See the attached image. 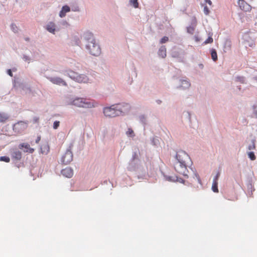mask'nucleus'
<instances>
[{"mask_svg":"<svg viewBox=\"0 0 257 257\" xmlns=\"http://www.w3.org/2000/svg\"><path fill=\"white\" fill-rule=\"evenodd\" d=\"M82 44L88 53L94 56H98L101 54V49L94 37L93 34L90 32H84L81 37Z\"/></svg>","mask_w":257,"mask_h":257,"instance_id":"obj_1","label":"nucleus"},{"mask_svg":"<svg viewBox=\"0 0 257 257\" xmlns=\"http://www.w3.org/2000/svg\"><path fill=\"white\" fill-rule=\"evenodd\" d=\"M176 162L174 166L175 171L188 178V170L187 169V163L190 160L189 156L184 151H179L175 156Z\"/></svg>","mask_w":257,"mask_h":257,"instance_id":"obj_2","label":"nucleus"},{"mask_svg":"<svg viewBox=\"0 0 257 257\" xmlns=\"http://www.w3.org/2000/svg\"><path fill=\"white\" fill-rule=\"evenodd\" d=\"M66 102L68 105H74L78 107L84 108H91L95 106L94 100L79 97H69Z\"/></svg>","mask_w":257,"mask_h":257,"instance_id":"obj_3","label":"nucleus"},{"mask_svg":"<svg viewBox=\"0 0 257 257\" xmlns=\"http://www.w3.org/2000/svg\"><path fill=\"white\" fill-rule=\"evenodd\" d=\"M62 73L64 75L69 77L73 80L79 83H87L91 82V80L87 75L83 74H79L78 73L70 69H64L62 70Z\"/></svg>","mask_w":257,"mask_h":257,"instance_id":"obj_4","label":"nucleus"},{"mask_svg":"<svg viewBox=\"0 0 257 257\" xmlns=\"http://www.w3.org/2000/svg\"><path fill=\"white\" fill-rule=\"evenodd\" d=\"M140 160L137 158V154L134 153L132 160L129 163L127 169L131 171H136L138 174L142 173V176H145L146 170L140 165Z\"/></svg>","mask_w":257,"mask_h":257,"instance_id":"obj_5","label":"nucleus"},{"mask_svg":"<svg viewBox=\"0 0 257 257\" xmlns=\"http://www.w3.org/2000/svg\"><path fill=\"white\" fill-rule=\"evenodd\" d=\"M115 110H116L118 116H125L127 115L131 109V106L128 103L121 102L115 104Z\"/></svg>","mask_w":257,"mask_h":257,"instance_id":"obj_6","label":"nucleus"},{"mask_svg":"<svg viewBox=\"0 0 257 257\" xmlns=\"http://www.w3.org/2000/svg\"><path fill=\"white\" fill-rule=\"evenodd\" d=\"M73 147V144L71 143L69 148L67 149L65 153L62 155L61 159V162L64 165L69 164L73 160V153L71 151Z\"/></svg>","mask_w":257,"mask_h":257,"instance_id":"obj_7","label":"nucleus"},{"mask_svg":"<svg viewBox=\"0 0 257 257\" xmlns=\"http://www.w3.org/2000/svg\"><path fill=\"white\" fill-rule=\"evenodd\" d=\"M28 127V123L23 121H20L15 123L13 130L15 135L22 134Z\"/></svg>","mask_w":257,"mask_h":257,"instance_id":"obj_8","label":"nucleus"},{"mask_svg":"<svg viewBox=\"0 0 257 257\" xmlns=\"http://www.w3.org/2000/svg\"><path fill=\"white\" fill-rule=\"evenodd\" d=\"M115 104L110 106H106L103 108V112L104 115L108 117H114L118 116L116 110H115Z\"/></svg>","mask_w":257,"mask_h":257,"instance_id":"obj_9","label":"nucleus"},{"mask_svg":"<svg viewBox=\"0 0 257 257\" xmlns=\"http://www.w3.org/2000/svg\"><path fill=\"white\" fill-rule=\"evenodd\" d=\"M254 33L248 32L247 33H244L242 36V39L247 43V45L249 47H252L255 45L254 42Z\"/></svg>","mask_w":257,"mask_h":257,"instance_id":"obj_10","label":"nucleus"},{"mask_svg":"<svg viewBox=\"0 0 257 257\" xmlns=\"http://www.w3.org/2000/svg\"><path fill=\"white\" fill-rule=\"evenodd\" d=\"M47 79L54 84L67 86V83L62 78L59 77H48Z\"/></svg>","mask_w":257,"mask_h":257,"instance_id":"obj_11","label":"nucleus"},{"mask_svg":"<svg viewBox=\"0 0 257 257\" xmlns=\"http://www.w3.org/2000/svg\"><path fill=\"white\" fill-rule=\"evenodd\" d=\"M180 85L176 87L177 89L186 90L189 88L191 83L187 78L180 79L179 80Z\"/></svg>","mask_w":257,"mask_h":257,"instance_id":"obj_12","label":"nucleus"},{"mask_svg":"<svg viewBox=\"0 0 257 257\" xmlns=\"http://www.w3.org/2000/svg\"><path fill=\"white\" fill-rule=\"evenodd\" d=\"M237 4L240 9L242 11L248 12L251 10V6L244 0H238Z\"/></svg>","mask_w":257,"mask_h":257,"instance_id":"obj_13","label":"nucleus"},{"mask_svg":"<svg viewBox=\"0 0 257 257\" xmlns=\"http://www.w3.org/2000/svg\"><path fill=\"white\" fill-rule=\"evenodd\" d=\"M19 148L23 150L24 152L33 153L34 150L30 147V146L28 144L22 143L19 145Z\"/></svg>","mask_w":257,"mask_h":257,"instance_id":"obj_14","label":"nucleus"},{"mask_svg":"<svg viewBox=\"0 0 257 257\" xmlns=\"http://www.w3.org/2000/svg\"><path fill=\"white\" fill-rule=\"evenodd\" d=\"M45 29L50 33L55 34L56 30V24L53 22H49L45 26Z\"/></svg>","mask_w":257,"mask_h":257,"instance_id":"obj_15","label":"nucleus"},{"mask_svg":"<svg viewBox=\"0 0 257 257\" xmlns=\"http://www.w3.org/2000/svg\"><path fill=\"white\" fill-rule=\"evenodd\" d=\"M61 174L63 176L70 178L72 177L73 175V171L70 167H66L62 170Z\"/></svg>","mask_w":257,"mask_h":257,"instance_id":"obj_16","label":"nucleus"},{"mask_svg":"<svg viewBox=\"0 0 257 257\" xmlns=\"http://www.w3.org/2000/svg\"><path fill=\"white\" fill-rule=\"evenodd\" d=\"M11 157L14 160H20L22 158V153L18 149H14L11 152Z\"/></svg>","mask_w":257,"mask_h":257,"instance_id":"obj_17","label":"nucleus"},{"mask_svg":"<svg viewBox=\"0 0 257 257\" xmlns=\"http://www.w3.org/2000/svg\"><path fill=\"white\" fill-rule=\"evenodd\" d=\"M70 7L67 5H65L62 7L61 11H60L59 16L61 18H64L66 16V13L70 12Z\"/></svg>","mask_w":257,"mask_h":257,"instance_id":"obj_18","label":"nucleus"},{"mask_svg":"<svg viewBox=\"0 0 257 257\" xmlns=\"http://www.w3.org/2000/svg\"><path fill=\"white\" fill-rule=\"evenodd\" d=\"M72 43L73 45H75L76 46H80L81 45H83V44H82V40L81 41L79 37L77 36H74L72 37Z\"/></svg>","mask_w":257,"mask_h":257,"instance_id":"obj_19","label":"nucleus"},{"mask_svg":"<svg viewBox=\"0 0 257 257\" xmlns=\"http://www.w3.org/2000/svg\"><path fill=\"white\" fill-rule=\"evenodd\" d=\"M158 55L164 58L166 56V48L165 46H162L159 49L158 52Z\"/></svg>","mask_w":257,"mask_h":257,"instance_id":"obj_20","label":"nucleus"},{"mask_svg":"<svg viewBox=\"0 0 257 257\" xmlns=\"http://www.w3.org/2000/svg\"><path fill=\"white\" fill-rule=\"evenodd\" d=\"M234 80L236 82H239L242 84L246 83L245 77L242 76H236L234 77Z\"/></svg>","mask_w":257,"mask_h":257,"instance_id":"obj_21","label":"nucleus"},{"mask_svg":"<svg viewBox=\"0 0 257 257\" xmlns=\"http://www.w3.org/2000/svg\"><path fill=\"white\" fill-rule=\"evenodd\" d=\"M71 11L74 12H80V8L78 5L76 3H73L70 5Z\"/></svg>","mask_w":257,"mask_h":257,"instance_id":"obj_22","label":"nucleus"},{"mask_svg":"<svg viewBox=\"0 0 257 257\" xmlns=\"http://www.w3.org/2000/svg\"><path fill=\"white\" fill-rule=\"evenodd\" d=\"M255 139H253L250 141V142H249V143L247 147V150L251 151V150H253L255 149Z\"/></svg>","mask_w":257,"mask_h":257,"instance_id":"obj_23","label":"nucleus"},{"mask_svg":"<svg viewBox=\"0 0 257 257\" xmlns=\"http://www.w3.org/2000/svg\"><path fill=\"white\" fill-rule=\"evenodd\" d=\"M41 152L43 154H47L49 152V147L47 144L43 145L41 147Z\"/></svg>","mask_w":257,"mask_h":257,"instance_id":"obj_24","label":"nucleus"},{"mask_svg":"<svg viewBox=\"0 0 257 257\" xmlns=\"http://www.w3.org/2000/svg\"><path fill=\"white\" fill-rule=\"evenodd\" d=\"M9 117L8 114L6 113H0V122H5Z\"/></svg>","mask_w":257,"mask_h":257,"instance_id":"obj_25","label":"nucleus"},{"mask_svg":"<svg viewBox=\"0 0 257 257\" xmlns=\"http://www.w3.org/2000/svg\"><path fill=\"white\" fill-rule=\"evenodd\" d=\"M211 55L212 59L215 62L217 60V52L215 49H211Z\"/></svg>","mask_w":257,"mask_h":257,"instance_id":"obj_26","label":"nucleus"},{"mask_svg":"<svg viewBox=\"0 0 257 257\" xmlns=\"http://www.w3.org/2000/svg\"><path fill=\"white\" fill-rule=\"evenodd\" d=\"M192 171L193 172V178L194 179H196L197 180V181L199 183V184H201V179L199 177V176L198 175V174L196 172V171L195 170H194L192 168H191Z\"/></svg>","mask_w":257,"mask_h":257,"instance_id":"obj_27","label":"nucleus"},{"mask_svg":"<svg viewBox=\"0 0 257 257\" xmlns=\"http://www.w3.org/2000/svg\"><path fill=\"white\" fill-rule=\"evenodd\" d=\"M129 3L134 8L136 9L139 8V4L138 3V0H130Z\"/></svg>","mask_w":257,"mask_h":257,"instance_id":"obj_28","label":"nucleus"},{"mask_svg":"<svg viewBox=\"0 0 257 257\" xmlns=\"http://www.w3.org/2000/svg\"><path fill=\"white\" fill-rule=\"evenodd\" d=\"M248 157L250 159L251 161H254L256 159V157L254 155V153L252 151H249L246 152Z\"/></svg>","mask_w":257,"mask_h":257,"instance_id":"obj_29","label":"nucleus"},{"mask_svg":"<svg viewBox=\"0 0 257 257\" xmlns=\"http://www.w3.org/2000/svg\"><path fill=\"white\" fill-rule=\"evenodd\" d=\"M126 135L128 137L133 138L135 136L134 131L131 128H128L126 132Z\"/></svg>","mask_w":257,"mask_h":257,"instance_id":"obj_30","label":"nucleus"},{"mask_svg":"<svg viewBox=\"0 0 257 257\" xmlns=\"http://www.w3.org/2000/svg\"><path fill=\"white\" fill-rule=\"evenodd\" d=\"M151 144L155 146H157L159 144V140L157 137H153L151 139Z\"/></svg>","mask_w":257,"mask_h":257,"instance_id":"obj_31","label":"nucleus"},{"mask_svg":"<svg viewBox=\"0 0 257 257\" xmlns=\"http://www.w3.org/2000/svg\"><path fill=\"white\" fill-rule=\"evenodd\" d=\"M212 190L214 192H218V182H213L212 186Z\"/></svg>","mask_w":257,"mask_h":257,"instance_id":"obj_32","label":"nucleus"},{"mask_svg":"<svg viewBox=\"0 0 257 257\" xmlns=\"http://www.w3.org/2000/svg\"><path fill=\"white\" fill-rule=\"evenodd\" d=\"M252 117L257 118V101L253 106Z\"/></svg>","mask_w":257,"mask_h":257,"instance_id":"obj_33","label":"nucleus"},{"mask_svg":"<svg viewBox=\"0 0 257 257\" xmlns=\"http://www.w3.org/2000/svg\"><path fill=\"white\" fill-rule=\"evenodd\" d=\"M11 29L15 33H17L18 32L19 29L15 24L13 23L11 24Z\"/></svg>","mask_w":257,"mask_h":257,"instance_id":"obj_34","label":"nucleus"},{"mask_svg":"<svg viewBox=\"0 0 257 257\" xmlns=\"http://www.w3.org/2000/svg\"><path fill=\"white\" fill-rule=\"evenodd\" d=\"M21 87L23 90L26 91V93L31 92V90L30 87L28 85H22Z\"/></svg>","mask_w":257,"mask_h":257,"instance_id":"obj_35","label":"nucleus"},{"mask_svg":"<svg viewBox=\"0 0 257 257\" xmlns=\"http://www.w3.org/2000/svg\"><path fill=\"white\" fill-rule=\"evenodd\" d=\"M0 161L8 163L10 161V159L7 156H1L0 157Z\"/></svg>","mask_w":257,"mask_h":257,"instance_id":"obj_36","label":"nucleus"},{"mask_svg":"<svg viewBox=\"0 0 257 257\" xmlns=\"http://www.w3.org/2000/svg\"><path fill=\"white\" fill-rule=\"evenodd\" d=\"M165 179L168 181L170 182H175L176 178L175 177L173 176H164Z\"/></svg>","mask_w":257,"mask_h":257,"instance_id":"obj_37","label":"nucleus"},{"mask_svg":"<svg viewBox=\"0 0 257 257\" xmlns=\"http://www.w3.org/2000/svg\"><path fill=\"white\" fill-rule=\"evenodd\" d=\"M213 38H212V35H210L208 39L207 40H206L204 42V44H208V43H211L213 42Z\"/></svg>","mask_w":257,"mask_h":257,"instance_id":"obj_38","label":"nucleus"},{"mask_svg":"<svg viewBox=\"0 0 257 257\" xmlns=\"http://www.w3.org/2000/svg\"><path fill=\"white\" fill-rule=\"evenodd\" d=\"M220 176V172L218 171L213 178V182H218V180Z\"/></svg>","mask_w":257,"mask_h":257,"instance_id":"obj_39","label":"nucleus"},{"mask_svg":"<svg viewBox=\"0 0 257 257\" xmlns=\"http://www.w3.org/2000/svg\"><path fill=\"white\" fill-rule=\"evenodd\" d=\"M187 31L189 34H192L194 31V28L192 26H189L187 28Z\"/></svg>","mask_w":257,"mask_h":257,"instance_id":"obj_40","label":"nucleus"},{"mask_svg":"<svg viewBox=\"0 0 257 257\" xmlns=\"http://www.w3.org/2000/svg\"><path fill=\"white\" fill-rule=\"evenodd\" d=\"M203 12L205 15H208L210 13V11L206 6L204 7Z\"/></svg>","mask_w":257,"mask_h":257,"instance_id":"obj_41","label":"nucleus"},{"mask_svg":"<svg viewBox=\"0 0 257 257\" xmlns=\"http://www.w3.org/2000/svg\"><path fill=\"white\" fill-rule=\"evenodd\" d=\"M169 38L167 36H164L160 40V43L163 44L168 41Z\"/></svg>","mask_w":257,"mask_h":257,"instance_id":"obj_42","label":"nucleus"},{"mask_svg":"<svg viewBox=\"0 0 257 257\" xmlns=\"http://www.w3.org/2000/svg\"><path fill=\"white\" fill-rule=\"evenodd\" d=\"M60 124V121H55L53 123V128L57 129L59 127Z\"/></svg>","mask_w":257,"mask_h":257,"instance_id":"obj_43","label":"nucleus"},{"mask_svg":"<svg viewBox=\"0 0 257 257\" xmlns=\"http://www.w3.org/2000/svg\"><path fill=\"white\" fill-rule=\"evenodd\" d=\"M175 178H176L175 181H177V182H179L180 183H182L183 184L185 183V181L182 178H179L177 176H175Z\"/></svg>","mask_w":257,"mask_h":257,"instance_id":"obj_44","label":"nucleus"},{"mask_svg":"<svg viewBox=\"0 0 257 257\" xmlns=\"http://www.w3.org/2000/svg\"><path fill=\"white\" fill-rule=\"evenodd\" d=\"M23 59L25 61H28V62L29 63V61L30 60V58L26 55H24L23 56Z\"/></svg>","mask_w":257,"mask_h":257,"instance_id":"obj_45","label":"nucleus"},{"mask_svg":"<svg viewBox=\"0 0 257 257\" xmlns=\"http://www.w3.org/2000/svg\"><path fill=\"white\" fill-rule=\"evenodd\" d=\"M194 40L196 42H199L200 41L201 39L197 35H195L194 37Z\"/></svg>","mask_w":257,"mask_h":257,"instance_id":"obj_46","label":"nucleus"},{"mask_svg":"<svg viewBox=\"0 0 257 257\" xmlns=\"http://www.w3.org/2000/svg\"><path fill=\"white\" fill-rule=\"evenodd\" d=\"M186 115L187 117L190 121V120H191V113H190V112H189L188 111L186 112Z\"/></svg>","mask_w":257,"mask_h":257,"instance_id":"obj_47","label":"nucleus"},{"mask_svg":"<svg viewBox=\"0 0 257 257\" xmlns=\"http://www.w3.org/2000/svg\"><path fill=\"white\" fill-rule=\"evenodd\" d=\"M7 74H8L9 76H11V77H12V76H13V73H12V70H11V69H8V70H7Z\"/></svg>","mask_w":257,"mask_h":257,"instance_id":"obj_48","label":"nucleus"},{"mask_svg":"<svg viewBox=\"0 0 257 257\" xmlns=\"http://www.w3.org/2000/svg\"><path fill=\"white\" fill-rule=\"evenodd\" d=\"M156 103H157L158 104H161V103H162V101L161 100H160V99H157V100H156Z\"/></svg>","mask_w":257,"mask_h":257,"instance_id":"obj_49","label":"nucleus"},{"mask_svg":"<svg viewBox=\"0 0 257 257\" xmlns=\"http://www.w3.org/2000/svg\"><path fill=\"white\" fill-rule=\"evenodd\" d=\"M205 1L206 3H207L210 6L212 5V2L210 0H205Z\"/></svg>","mask_w":257,"mask_h":257,"instance_id":"obj_50","label":"nucleus"},{"mask_svg":"<svg viewBox=\"0 0 257 257\" xmlns=\"http://www.w3.org/2000/svg\"><path fill=\"white\" fill-rule=\"evenodd\" d=\"M40 139H41L40 137H38L37 139H36V143H38L39 142Z\"/></svg>","mask_w":257,"mask_h":257,"instance_id":"obj_51","label":"nucleus"},{"mask_svg":"<svg viewBox=\"0 0 257 257\" xmlns=\"http://www.w3.org/2000/svg\"><path fill=\"white\" fill-rule=\"evenodd\" d=\"M199 67L200 68V69H203V67H204V66L202 64H199Z\"/></svg>","mask_w":257,"mask_h":257,"instance_id":"obj_52","label":"nucleus"},{"mask_svg":"<svg viewBox=\"0 0 257 257\" xmlns=\"http://www.w3.org/2000/svg\"><path fill=\"white\" fill-rule=\"evenodd\" d=\"M39 120V118L37 117H35L34 118V120L35 121V122H37Z\"/></svg>","mask_w":257,"mask_h":257,"instance_id":"obj_53","label":"nucleus"},{"mask_svg":"<svg viewBox=\"0 0 257 257\" xmlns=\"http://www.w3.org/2000/svg\"><path fill=\"white\" fill-rule=\"evenodd\" d=\"M140 119L141 120H142V119L145 118L144 115H141V116H140Z\"/></svg>","mask_w":257,"mask_h":257,"instance_id":"obj_54","label":"nucleus"},{"mask_svg":"<svg viewBox=\"0 0 257 257\" xmlns=\"http://www.w3.org/2000/svg\"><path fill=\"white\" fill-rule=\"evenodd\" d=\"M253 79L257 81V76L253 77Z\"/></svg>","mask_w":257,"mask_h":257,"instance_id":"obj_55","label":"nucleus"},{"mask_svg":"<svg viewBox=\"0 0 257 257\" xmlns=\"http://www.w3.org/2000/svg\"><path fill=\"white\" fill-rule=\"evenodd\" d=\"M247 187H248V189H249V188H250H250H251L252 187V185H251V184H249V185H248Z\"/></svg>","mask_w":257,"mask_h":257,"instance_id":"obj_56","label":"nucleus"},{"mask_svg":"<svg viewBox=\"0 0 257 257\" xmlns=\"http://www.w3.org/2000/svg\"><path fill=\"white\" fill-rule=\"evenodd\" d=\"M134 71H135V73H136V76H137V73H136V68L135 67V68H134Z\"/></svg>","mask_w":257,"mask_h":257,"instance_id":"obj_57","label":"nucleus"},{"mask_svg":"<svg viewBox=\"0 0 257 257\" xmlns=\"http://www.w3.org/2000/svg\"><path fill=\"white\" fill-rule=\"evenodd\" d=\"M237 88H238L239 90H240V89H241V86H237Z\"/></svg>","mask_w":257,"mask_h":257,"instance_id":"obj_58","label":"nucleus"}]
</instances>
